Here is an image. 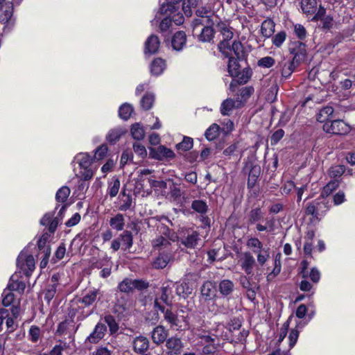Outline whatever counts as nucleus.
I'll return each instance as SVG.
<instances>
[{
  "instance_id": "f257e3e1",
  "label": "nucleus",
  "mask_w": 355,
  "mask_h": 355,
  "mask_svg": "<svg viewBox=\"0 0 355 355\" xmlns=\"http://www.w3.org/2000/svg\"><path fill=\"white\" fill-rule=\"evenodd\" d=\"M66 209L67 205H63L59 210L58 216L54 217V212H47L40 219V225L48 228V231L44 232L37 241V253L36 257L37 259L41 260V268H44L49 263L51 254L50 241L60 223L58 217L62 216Z\"/></svg>"
},
{
  "instance_id": "f03ea898",
  "label": "nucleus",
  "mask_w": 355,
  "mask_h": 355,
  "mask_svg": "<svg viewBox=\"0 0 355 355\" xmlns=\"http://www.w3.org/2000/svg\"><path fill=\"white\" fill-rule=\"evenodd\" d=\"M200 293L205 302H212L211 304H209V302L207 304L210 312L214 314L225 313L226 309L223 306H220L218 304V301H220L221 297L216 295L217 288L213 282H205L200 288Z\"/></svg>"
},
{
  "instance_id": "7ed1b4c3",
  "label": "nucleus",
  "mask_w": 355,
  "mask_h": 355,
  "mask_svg": "<svg viewBox=\"0 0 355 355\" xmlns=\"http://www.w3.org/2000/svg\"><path fill=\"white\" fill-rule=\"evenodd\" d=\"M330 202L324 198H318L306 203L304 208L306 216H311L314 220H320L330 209Z\"/></svg>"
},
{
  "instance_id": "20e7f679",
  "label": "nucleus",
  "mask_w": 355,
  "mask_h": 355,
  "mask_svg": "<svg viewBox=\"0 0 355 355\" xmlns=\"http://www.w3.org/2000/svg\"><path fill=\"white\" fill-rule=\"evenodd\" d=\"M149 287V283L142 279L125 277L118 284L117 289L127 295L132 294L135 290L143 291Z\"/></svg>"
},
{
  "instance_id": "39448f33",
  "label": "nucleus",
  "mask_w": 355,
  "mask_h": 355,
  "mask_svg": "<svg viewBox=\"0 0 355 355\" xmlns=\"http://www.w3.org/2000/svg\"><path fill=\"white\" fill-rule=\"evenodd\" d=\"M219 51L225 57L232 56V52H234L236 58L243 60L245 58V52L242 43L239 41H234L230 46L227 42H220L218 45Z\"/></svg>"
},
{
  "instance_id": "423d86ee",
  "label": "nucleus",
  "mask_w": 355,
  "mask_h": 355,
  "mask_svg": "<svg viewBox=\"0 0 355 355\" xmlns=\"http://www.w3.org/2000/svg\"><path fill=\"white\" fill-rule=\"evenodd\" d=\"M155 310L160 311L164 314V320L170 325L171 328L178 327L180 322L178 313L173 310V304L171 306H164L162 304H158L157 302L155 304Z\"/></svg>"
},
{
  "instance_id": "0eeeda50",
  "label": "nucleus",
  "mask_w": 355,
  "mask_h": 355,
  "mask_svg": "<svg viewBox=\"0 0 355 355\" xmlns=\"http://www.w3.org/2000/svg\"><path fill=\"white\" fill-rule=\"evenodd\" d=\"M323 130L330 134L345 135L350 130V127L343 120H334L326 122L323 125Z\"/></svg>"
},
{
  "instance_id": "6e6552de",
  "label": "nucleus",
  "mask_w": 355,
  "mask_h": 355,
  "mask_svg": "<svg viewBox=\"0 0 355 355\" xmlns=\"http://www.w3.org/2000/svg\"><path fill=\"white\" fill-rule=\"evenodd\" d=\"M17 265L26 276L29 277L35 268V259L33 254L24 255L21 252L17 258Z\"/></svg>"
},
{
  "instance_id": "1a4fd4ad",
  "label": "nucleus",
  "mask_w": 355,
  "mask_h": 355,
  "mask_svg": "<svg viewBox=\"0 0 355 355\" xmlns=\"http://www.w3.org/2000/svg\"><path fill=\"white\" fill-rule=\"evenodd\" d=\"M243 171L248 173L247 187H252L254 184H256L261 174V166L250 161H247Z\"/></svg>"
},
{
  "instance_id": "9d476101",
  "label": "nucleus",
  "mask_w": 355,
  "mask_h": 355,
  "mask_svg": "<svg viewBox=\"0 0 355 355\" xmlns=\"http://www.w3.org/2000/svg\"><path fill=\"white\" fill-rule=\"evenodd\" d=\"M15 2L8 0H0V11L3 14L0 15V20L3 24H7L11 19L15 6H19L22 0H14Z\"/></svg>"
},
{
  "instance_id": "9b49d317",
  "label": "nucleus",
  "mask_w": 355,
  "mask_h": 355,
  "mask_svg": "<svg viewBox=\"0 0 355 355\" xmlns=\"http://www.w3.org/2000/svg\"><path fill=\"white\" fill-rule=\"evenodd\" d=\"M173 291L172 288L168 285L163 284L160 288V291L156 294L154 304L156 302L158 304H162L164 306H171L173 304ZM155 309V305H153Z\"/></svg>"
},
{
  "instance_id": "f8f14e48",
  "label": "nucleus",
  "mask_w": 355,
  "mask_h": 355,
  "mask_svg": "<svg viewBox=\"0 0 355 355\" xmlns=\"http://www.w3.org/2000/svg\"><path fill=\"white\" fill-rule=\"evenodd\" d=\"M165 346L166 355H180L184 348V343L180 337L174 336L166 340Z\"/></svg>"
},
{
  "instance_id": "ddd939ff",
  "label": "nucleus",
  "mask_w": 355,
  "mask_h": 355,
  "mask_svg": "<svg viewBox=\"0 0 355 355\" xmlns=\"http://www.w3.org/2000/svg\"><path fill=\"white\" fill-rule=\"evenodd\" d=\"M107 327L105 324L98 322L94 327L92 333L87 337L86 342L91 344L98 343L105 336Z\"/></svg>"
},
{
  "instance_id": "4468645a",
  "label": "nucleus",
  "mask_w": 355,
  "mask_h": 355,
  "mask_svg": "<svg viewBox=\"0 0 355 355\" xmlns=\"http://www.w3.org/2000/svg\"><path fill=\"white\" fill-rule=\"evenodd\" d=\"M216 288L223 299L229 300L234 291L235 285L232 280L224 279L218 282Z\"/></svg>"
},
{
  "instance_id": "2eb2a0df",
  "label": "nucleus",
  "mask_w": 355,
  "mask_h": 355,
  "mask_svg": "<svg viewBox=\"0 0 355 355\" xmlns=\"http://www.w3.org/2000/svg\"><path fill=\"white\" fill-rule=\"evenodd\" d=\"M132 347L133 352L137 354H146L150 347V341L146 336L139 335L133 338Z\"/></svg>"
},
{
  "instance_id": "dca6fc26",
  "label": "nucleus",
  "mask_w": 355,
  "mask_h": 355,
  "mask_svg": "<svg viewBox=\"0 0 355 355\" xmlns=\"http://www.w3.org/2000/svg\"><path fill=\"white\" fill-rule=\"evenodd\" d=\"M131 190H127L125 186H123L119 194V198L120 200V205L119 209L122 211H125L132 207V197Z\"/></svg>"
},
{
  "instance_id": "f3484780",
  "label": "nucleus",
  "mask_w": 355,
  "mask_h": 355,
  "mask_svg": "<svg viewBox=\"0 0 355 355\" xmlns=\"http://www.w3.org/2000/svg\"><path fill=\"white\" fill-rule=\"evenodd\" d=\"M168 336V331L162 325L155 327L151 331V339L153 343L157 345L166 342Z\"/></svg>"
},
{
  "instance_id": "a211bd4d",
  "label": "nucleus",
  "mask_w": 355,
  "mask_h": 355,
  "mask_svg": "<svg viewBox=\"0 0 355 355\" xmlns=\"http://www.w3.org/2000/svg\"><path fill=\"white\" fill-rule=\"evenodd\" d=\"M291 53L293 55V60L296 62L297 64H300L304 61L306 55V45L301 42H298L295 44V47L290 49Z\"/></svg>"
},
{
  "instance_id": "6ab92c4d",
  "label": "nucleus",
  "mask_w": 355,
  "mask_h": 355,
  "mask_svg": "<svg viewBox=\"0 0 355 355\" xmlns=\"http://www.w3.org/2000/svg\"><path fill=\"white\" fill-rule=\"evenodd\" d=\"M255 264V259L250 252L243 253V260L241 262V268L245 271L247 275H253V267Z\"/></svg>"
},
{
  "instance_id": "aec40b11",
  "label": "nucleus",
  "mask_w": 355,
  "mask_h": 355,
  "mask_svg": "<svg viewBox=\"0 0 355 355\" xmlns=\"http://www.w3.org/2000/svg\"><path fill=\"white\" fill-rule=\"evenodd\" d=\"M160 42L157 36L152 35L145 42V53H156L159 48Z\"/></svg>"
},
{
  "instance_id": "412c9836",
  "label": "nucleus",
  "mask_w": 355,
  "mask_h": 355,
  "mask_svg": "<svg viewBox=\"0 0 355 355\" xmlns=\"http://www.w3.org/2000/svg\"><path fill=\"white\" fill-rule=\"evenodd\" d=\"M186 42L187 35L185 33L184 31H178L172 37V47L175 51H180L185 46Z\"/></svg>"
},
{
  "instance_id": "4be33fe9",
  "label": "nucleus",
  "mask_w": 355,
  "mask_h": 355,
  "mask_svg": "<svg viewBox=\"0 0 355 355\" xmlns=\"http://www.w3.org/2000/svg\"><path fill=\"white\" fill-rule=\"evenodd\" d=\"M216 31L220 32L223 35V39L222 42H228V41L232 38L233 33L230 30L229 26L226 23L220 21V19L216 24Z\"/></svg>"
},
{
  "instance_id": "5701e85b",
  "label": "nucleus",
  "mask_w": 355,
  "mask_h": 355,
  "mask_svg": "<svg viewBox=\"0 0 355 355\" xmlns=\"http://www.w3.org/2000/svg\"><path fill=\"white\" fill-rule=\"evenodd\" d=\"M264 213L260 207L252 209L247 216L248 224L254 225L263 218Z\"/></svg>"
},
{
  "instance_id": "b1692460",
  "label": "nucleus",
  "mask_w": 355,
  "mask_h": 355,
  "mask_svg": "<svg viewBox=\"0 0 355 355\" xmlns=\"http://www.w3.org/2000/svg\"><path fill=\"white\" fill-rule=\"evenodd\" d=\"M107 194L110 196L111 198L116 197L119 193L121 183L119 177L114 175L107 183Z\"/></svg>"
},
{
  "instance_id": "393cba45",
  "label": "nucleus",
  "mask_w": 355,
  "mask_h": 355,
  "mask_svg": "<svg viewBox=\"0 0 355 355\" xmlns=\"http://www.w3.org/2000/svg\"><path fill=\"white\" fill-rule=\"evenodd\" d=\"M199 236L200 234L197 231H193L191 234L182 239V243L187 248H195L200 240Z\"/></svg>"
},
{
  "instance_id": "a878e982",
  "label": "nucleus",
  "mask_w": 355,
  "mask_h": 355,
  "mask_svg": "<svg viewBox=\"0 0 355 355\" xmlns=\"http://www.w3.org/2000/svg\"><path fill=\"white\" fill-rule=\"evenodd\" d=\"M191 208L193 212L198 214H207L209 211V206L207 201L200 199L193 200L191 202Z\"/></svg>"
},
{
  "instance_id": "bb28decb",
  "label": "nucleus",
  "mask_w": 355,
  "mask_h": 355,
  "mask_svg": "<svg viewBox=\"0 0 355 355\" xmlns=\"http://www.w3.org/2000/svg\"><path fill=\"white\" fill-rule=\"evenodd\" d=\"M299 64H297L293 60L279 63L282 70V76L286 78H288L292 74L296 67Z\"/></svg>"
},
{
  "instance_id": "cd10ccee",
  "label": "nucleus",
  "mask_w": 355,
  "mask_h": 355,
  "mask_svg": "<svg viewBox=\"0 0 355 355\" xmlns=\"http://www.w3.org/2000/svg\"><path fill=\"white\" fill-rule=\"evenodd\" d=\"M99 294V291L97 289H93L89 291L85 295L78 300V303H82L85 306H89L92 305L97 299V295Z\"/></svg>"
},
{
  "instance_id": "c85d7f7f",
  "label": "nucleus",
  "mask_w": 355,
  "mask_h": 355,
  "mask_svg": "<svg viewBox=\"0 0 355 355\" xmlns=\"http://www.w3.org/2000/svg\"><path fill=\"white\" fill-rule=\"evenodd\" d=\"M110 227L116 231H122L125 227V218L122 214H117L110 220Z\"/></svg>"
},
{
  "instance_id": "c756f323",
  "label": "nucleus",
  "mask_w": 355,
  "mask_h": 355,
  "mask_svg": "<svg viewBox=\"0 0 355 355\" xmlns=\"http://www.w3.org/2000/svg\"><path fill=\"white\" fill-rule=\"evenodd\" d=\"M193 146V139L187 136H184L182 141L175 145V148L178 153L187 152Z\"/></svg>"
},
{
  "instance_id": "7c9ffc66",
  "label": "nucleus",
  "mask_w": 355,
  "mask_h": 355,
  "mask_svg": "<svg viewBox=\"0 0 355 355\" xmlns=\"http://www.w3.org/2000/svg\"><path fill=\"white\" fill-rule=\"evenodd\" d=\"M300 7L303 13L311 15L315 13L317 7L316 0H301Z\"/></svg>"
},
{
  "instance_id": "2f4dec72",
  "label": "nucleus",
  "mask_w": 355,
  "mask_h": 355,
  "mask_svg": "<svg viewBox=\"0 0 355 355\" xmlns=\"http://www.w3.org/2000/svg\"><path fill=\"white\" fill-rule=\"evenodd\" d=\"M182 0H168L166 5H163L160 8L161 12L163 13H168L172 15L179 10L180 3Z\"/></svg>"
},
{
  "instance_id": "473e14b6",
  "label": "nucleus",
  "mask_w": 355,
  "mask_h": 355,
  "mask_svg": "<svg viewBox=\"0 0 355 355\" xmlns=\"http://www.w3.org/2000/svg\"><path fill=\"white\" fill-rule=\"evenodd\" d=\"M275 31V23L272 19L264 20L261 26V33L265 37H270Z\"/></svg>"
},
{
  "instance_id": "72a5a7b5",
  "label": "nucleus",
  "mask_w": 355,
  "mask_h": 355,
  "mask_svg": "<svg viewBox=\"0 0 355 355\" xmlns=\"http://www.w3.org/2000/svg\"><path fill=\"white\" fill-rule=\"evenodd\" d=\"M121 242H122L123 246H124V250H130L133 245V236L132 233L129 230L123 231L119 236Z\"/></svg>"
},
{
  "instance_id": "f704fd0d",
  "label": "nucleus",
  "mask_w": 355,
  "mask_h": 355,
  "mask_svg": "<svg viewBox=\"0 0 355 355\" xmlns=\"http://www.w3.org/2000/svg\"><path fill=\"white\" fill-rule=\"evenodd\" d=\"M165 62L161 58L155 59L150 65V71L153 75H160L165 69Z\"/></svg>"
},
{
  "instance_id": "c9c22d12",
  "label": "nucleus",
  "mask_w": 355,
  "mask_h": 355,
  "mask_svg": "<svg viewBox=\"0 0 355 355\" xmlns=\"http://www.w3.org/2000/svg\"><path fill=\"white\" fill-rule=\"evenodd\" d=\"M229 58L227 69L228 72L232 77H234L238 75L240 71V64L239 63V60L232 56L227 57Z\"/></svg>"
},
{
  "instance_id": "e433bc0d",
  "label": "nucleus",
  "mask_w": 355,
  "mask_h": 355,
  "mask_svg": "<svg viewBox=\"0 0 355 355\" xmlns=\"http://www.w3.org/2000/svg\"><path fill=\"white\" fill-rule=\"evenodd\" d=\"M104 321L109 327L110 335H114L117 333L119 329V326L118 322L116 321L115 318L112 315H105L104 317Z\"/></svg>"
},
{
  "instance_id": "4c0bfd02",
  "label": "nucleus",
  "mask_w": 355,
  "mask_h": 355,
  "mask_svg": "<svg viewBox=\"0 0 355 355\" xmlns=\"http://www.w3.org/2000/svg\"><path fill=\"white\" fill-rule=\"evenodd\" d=\"M345 166L342 164L336 165L330 167L328 171L329 177L333 180H339L345 172Z\"/></svg>"
},
{
  "instance_id": "58836bf2",
  "label": "nucleus",
  "mask_w": 355,
  "mask_h": 355,
  "mask_svg": "<svg viewBox=\"0 0 355 355\" xmlns=\"http://www.w3.org/2000/svg\"><path fill=\"white\" fill-rule=\"evenodd\" d=\"M155 95L153 93L147 92L141 99L140 105L144 110H149L153 105Z\"/></svg>"
},
{
  "instance_id": "ea45409f",
  "label": "nucleus",
  "mask_w": 355,
  "mask_h": 355,
  "mask_svg": "<svg viewBox=\"0 0 355 355\" xmlns=\"http://www.w3.org/2000/svg\"><path fill=\"white\" fill-rule=\"evenodd\" d=\"M214 32L213 27H204L198 35V40L202 42H211L214 38Z\"/></svg>"
},
{
  "instance_id": "a19ab883",
  "label": "nucleus",
  "mask_w": 355,
  "mask_h": 355,
  "mask_svg": "<svg viewBox=\"0 0 355 355\" xmlns=\"http://www.w3.org/2000/svg\"><path fill=\"white\" fill-rule=\"evenodd\" d=\"M235 107V101L232 98L223 101L220 105V113L223 116H229Z\"/></svg>"
},
{
  "instance_id": "79ce46f5",
  "label": "nucleus",
  "mask_w": 355,
  "mask_h": 355,
  "mask_svg": "<svg viewBox=\"0 0 355 355\" xmlns=\"http://www.w3.org/2000/svg\"><path fill=\"white\" fill-rule=\"evenodd\" d=\"M246 245L251 248L254 253H257L263 249V243L257 237H250L247 240Z\"/></svg>"
},
{
  "instance_id": "37998d69",
  "label": "nucleus",
  "mask_w": 355,
  "mask_h": 355,
  "mask_svg": "<svg viewBox=\"0 0 355 355\" xmlns=\"http://www.w3.org/2000/svg\"><path fill=\"white\" fill-rule=\"evenodd\" d=\"M71 193L70 189L67 186H63L60 188L55 194V200L58 202H65Z\"/></svg>"
},
{
  "instance_id": "c03bdc74",
  "label": "nucleus",
  "mask_w": 355,
  "mask_h": 355,
  "mask_svg": "<svg viewBox=\"0 0 355 355\" xmlns=\"http://www.w3.org/2000/svg\"><path fill=\"white\" fill-rule=\"evenodd\" d=\"M249 331L245 329H243L238 335H234V339L232 340L231 344L234 346L238 344L245 345L247 341V338L249 336Z\"/></svg>"
},
{
  "instance_id": "a18cd8bd",
  "label": "nucleus",
  "mask_w": 355,
  "mask_h": 355,
  "mask_svg": "<svg viewBox=\"0 0 355 355\" xmlns=\"http://www.w3.org/2000/svg\"><path fill=\"white\" fill-rule=\"evenodd\" d=\"M123 134V131L121 128L112 129L108 132L106 139L109 143L114 144L119 140Z\"/></svg>"
},
{
  "instance_id": "49530a36",
  "label": "nucleus",
  "mask_w": 355,
  "mask_h": 355,
  "mask_svg": "<svg viewBox=\"0 0 355 355\" xmlns=\"http://www.w3.org/2000/svg\"><path fill=\"white\" fill-rule=\"evenodd\" d=\"M132 112V106L130 104L124 103L119 107V116L123 120H128L130 117Z\"/></svg>"
},
{
  "instance_id": "de8ad7c7",
  "label": "nucleus",
  "mask_w": 355,
  "mask_h": 355,
  "mask_svg": "<svg viewBox=\"0 0 355 355\" xmlns=\"http://www.w3.org/2000/svg\"><path fill=\"white\" fill-rule=\"evenodd\" d=\"M340 184V180H331L324 187L322 196L330 195L334 191L336 190Z\"/></svg>"
},
{
  "instance_id": "09e8293b",
  "label": "nucleus",
  "mask_w": 355,
  "mask_h": 355,
  "mask_svg": "<svg viewBox=\"0 0 355 355\" xmlns=\"http://www.w3.org/2000/svg\"><path fill=\"white\" fill-rule=\"evenodd\" d=\"M198 338L200 339L201 343L204 345H208L218 341L216 335H211L209 332L205 331L199 334Z\"/></svg>"
},
{
  "instance_id": "8fccbe9b",
  "label": "nucleus",
  "mask_w": 355,
  "mask_h": 355,
  "mask_svg": "<svg viewBox=\"0 0 355 355\" xmlns=\"http://www.w3.org/2000/svg\"><path fill=\"white\" fill-rule=\"evenodd\" d=\"M41 336V329L38 326L32 325L28 330V340L33 343L38 342Z\"/></svg>"
},
{
  "instance_id": "3c124183",
  "label": "nucleus",
  "mask_w": 355,
  "mask_h": 355,
  "mask_svg": "<svg viewBox=\"0 0 355 355\" xmlns=\"http://www.w3.org/2000/svg\"><path fill=\"white\" fill-rule=\"evenodd\" d=\"M220 127L216 123H213L207 128L205 132L206 139L209 141H212L217 138L218 136Z\"/></svg>"
},
{
  "instance_id": "603ef678",
  "label": "nucleus",
  "mask_w": 355,
  "mask_h": 355,
  "mask_svg": "<svg viewBox=\"0 0 355 355\" xmlns=\"http://www.w3.org/2000/svg\"><path fill=\"white\" fill-rule=\"evenodd\" d=\"M131 135L135 139L141 140L144 137L145 131L139 123H135L132 125Z\"/></svg>"
},
{
  "instance_id": "864d4df0",
  "label": "nucleus",
  "mask_w": 355,
  "mask_h": 355,
  "mask_svg": "<svg viewBox=\"0 0 355 355\" xmlns=\"http://www.w3.org/2000/svg\"><path fill=\"white\" fill-rule=\"evenodd\" d=\"M66 253V247L64 243H61L58 248L56 249L54 255L51 259V262L53 263H57L58 261L62 259Z\"/></svg>"
},
{
  "instance_id": "5fc2aeb1",
  "label": "nucleus",
  "mask_w": 355,
  "mask_h": 355,
  "mask_svg": "<svg viewBox=\"0 0 355 355\" xmlns=\"http://www.w3.org/2000/svg\"><path fill=\"white\" fill-rule=\"evenodd\" d=\"M15 300L14 293L8 290V288L5 289L2 293V304L4 306H9L12 304Z\"/></svg>"
},
{
  "instance_id": "6e6d98bb",
  "label": "nucleus",
  "mask_w": 355,
  "mask_h": 355,
  "mask_svg": "<svg viewBox=\"0 0 355 355\" xmlns=\"http://www.w3.org/2000/svg\"><path fill=\"white\" fill-rule=\"evenodd\" d=\"M242 326V320L238 317H234L230 319L226 325L227 330L234 333L236 330H239Z\"/></svg>"
},
{
  "instance_id": "4d7b16f0",
  "label": "nucleus",
  "mask_w": 355,
  "mask_h": 355,
  "mask_svg": "<svg viewBox=\"0 0 355 355\" xmlns=\"http://www.w3.org/2000/svg\"><path fill=\"white\" fill-rule=\"evenodd\" d=\"M104 157H83L78 162L80 169L92 168L93 161L96 159H99Z\"/></svg>"
},
{
  "instance_id": "13d9d810",
  "label": "nucleus",
  "mask_w": 355,
  "mask_h": 355,
  "mask_svg": "<svg viewBox=\"0 0 355 355\" xmlns=\"http://www.w3.org/2000/svg\"><path fill=\"white\" fill-rule=\"evenodd\" d=\"M168 261L169 257L168 255L160 254L154 261L153 267L155 268H164L167 266Z\"/></svg>"
},
{
  "instance_id": "bf43d9fd",
  "label": "nucleus",
  "mask_w": 355,
  "mask_h": 355,
  "mask_svg": "<svg viewBox=\"0 0 355 355\" xmlns=\"http://www.w3.org/2000/svg\"><path fill=\"white\" fill-rule=\"evenodd\" d=\"M57 292L55 285H48L44 291V300L49 304L53 299Z\"/></svg>"
},
{
  "instance_id": "052dcab7",
  "label": "nucleus",
  "mask_w": 355,
  "mask_h": 355,
  "mask_svg": "<svg viewBox=\"0 0 355 355\" xmlns=\"http://www.w3.org/2000/svg\"><path fill=\"white\" fill-rule=\"evenodd\" d=\"M218 341L208 345H205L202 349V353L204 355H214L218 349Z\"/></svg>"
},
{
  "instance_id": "680f3d73",
  "label": "nucleus",
  "mask_w": 355,
  "mask_h": 355,
  "mask_svg": "<svg viewBox=\"0 0 355 355\" xmlns=\"http://www.w3.org/2000/svg\"><path fill=\"white\" fill-rule=\"evenodd\" d=\"M7 288L12 292L13 291H17L19 293H23L26 288V284L22 281H14L8 284Z\"/></svg>"
},
{
  "instance_id": "e2e57ef3",
  "label": "nucleus",
  "mask_w": 355,
  "mask_h": 355,
  "mask_svg": "<svg viewBox=\"0 0 355 355\" xmlns=\"http://www.w3.org/2000/svg\"><path fill=\"white\" fill-rule=\"evenodd\" d=\"M291 318H292V315L289 316L288 320L282 324V326L280 329L279 334L278 336L277 343H281L284 340V339L286 338V336L288 334V331L289 325H290V321H291Z\"/></svg>"
},
{
  "instance_id": "0e129e2a",
  "label": "nucleus",
  "mask_w": 355,
  "mask_h": 355,
  "mask_svg": "<svg viewBox=\"0 0 355 355\" xmlns=\"http://www.w3.org/2000/svg\"><path fill=\"white\" fill-rule=\"evenodd\" d=\"M191 292L189 291V288L187 283L183 282L180 284H177L175 287V293L182 297H186L188 294Z\"/></svg>"
},
{
  "instance_id": "69168bd1",
  "label": "nucleus",
  "mask_w": 355,
  "mask_h": 355,
  "mask_svg": "<svg viewBox=\"0 0 355 355\" xmlns=\"http://www.w3.org/2000/svg\"><path fill=\"white\" fill-rule=\"evenodd\" d=\"M204 27H213L214 24H216L219 18L217 15H214V12L209 15L208 17H202Z\"/></svg>"
},
{
  "instance_id": "338daca9",
  "label": "nucleus",
  "mask_w": 355,
  "mask_h": 355,
  "mask_svg": "<svg viewBox=\"0 0 355 355\" xmlns=\"http://www.w3.org/2000/svg\"><path fill=\"white\" fill-rule=\"evenodd\" d=\"M170 242L166 239L165 237L162 236H159L156 239L153 240L152 245L154 249H158L160 247L162 246H166L170 245Z\"/></svg>"
},
{
  "instance_id": "774afa93",
  "label": "nucleus",
  "mask_w": 355,
  "mask_h": 355,
  "mask_svg": "<svg viewBox=\"0 0 355 355\" xmlns=\"http://www.w3.org/2000/svg\"><path fill=\"white\" fill-rule=\"evenodd\" d=\"M286 37V34L284 31H281L277 33L272 39V44L277 46L280 47Z\"/></svg>"
}]
</instances>
